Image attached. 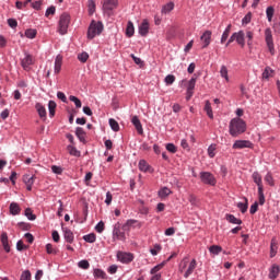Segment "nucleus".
<instances>
[{
    "label": "nucleus",
    "instance_id": "1",
    "mask_svg": "<svg viewBox=\"0 0 280 280\" xmlns=\"http://www.w3.org/2000/svg\"><path fill=\"white\" fill-rule=\"evenodd\" d=\"M229 131L231 137H240V135H244V132H246V121L242 118H233L230 121Z\"/></svg>",
    "mask_w": 280,
    "mask_h": 280
},
{
    "label": "nucleus",
    "instance_id": "2",
    "mask_svg": "<svg viewBox=\"0 0 280 280\" xmlns=\"http://www.w3.org/2000/svg\"><path fill=\"white\" fill-rule=\"evenodd\" d=\"M102 32H104V25L102 24V22L92 21L88 28L89 40H93V38H95V36H100Z\"/></svg>",
    "mask_w": 280,
    "mask_h": 280
},
{
    "label": "nucleus",
    "instance_id": "3",
    "mask_svg": "<svg viewBox=\"0 0 280 280\" xmlns=\"http://www.w3.org/2000/svg\"><path fill=\"white\" fill-rule=\"evenodd\" d=\"M70 23H71V15H69V13H62L59 18V24H58V32L59 34H61V36H65V34H67Z\"/></svg>",
    "mask_w": 280,
    "mask_h": 280
},
{
    "label": "nucleus",
    "instance_id": "4",
    "mask_svg": "<svg viewBox=\"0 0 280 280\" xmlns=\"http://www.w3.org/2000/svg\"><path fill=\"white\" fill-rule=\"evenodd\" d=\"M265 40L267 43V47H268L271 56H275V42L272 39V30L266 28V31H265Z\"/></svg>",
    "mask_w": 280,
    "mask_h": 280
},
{
    "label": "nucleus",
    "instance_id": "5",
    "mask_svg": "<svg viewBox=\"0 0 280 280\" xmlns=\"http://www.w3.org/2000/svg\"><path fill=\"white\" fill-rule=\"evenodd\" d=\"M200 178L201 182L205 183V185H211L212 187L215 186V177L210 172H201Z\"/></svg>",
    "mask_w": 280,
    "mask_h": 280
},
{
    "label": "nucleus",
    "instance_id": "6",
    "mask_svg": "<svg viewBox=\"0 0 280 280\" xmlns=\"http://www.w3.org/2000/svg\"><path fill=\"white\" fill-rule=\"evenodd\" d=\"M113 235L115 240H120L121 242H126V233L124 232L121 224L117 223L114 226Z\"/></svg>",
    "mask_w": 280,
    "mask_h": 280
},
{
    "label": "nucleus",
    "instance_id": "7",
    "mask_svg": "<svg viewBox=\"0 0 280 280\" xmlns=\"http://www.w3.org/2000/svg\"><path fill=\"white\" fill-rule=\"evenodd\" d=\"M132 226H137L138 229H141L143 224H141V222L135 219H129L120 229H122L125 233H130V229H132Z\"/></svg>",
    "mask_w": 280,
    "mask_h": 280
},
{
    "label": "nucleus",
    "instance_id": "8",
    "mask_svg": "<svg viewBox=\"0 0 280 280\" xmlns=\"http://www.w3.org/2000/svg\"><path fill=\"white\" fill-rule=\"evenodd\" d=\"M117 259L121 261V264H130V261L135 259V256L131 253L118 252Z\"/></svg>",
    "mask_w": 280,
    "mask_h": 280
},
{
    "label": "nucleus",
    "instance_id": "9",
    "mask_svg": "<svg viewBox=\"0 0 280 280\" xmlns=\"http://www.w3.org/2000/svg\"><path fill=\"white\" fill-rule=\"evenodd\" d=\"M232 148L233 150H244V148H253V143L248 140H236Z\"/></svg>",
    "mask_w": 280,
    "mask_h": 280
},
{
    "label": "nucleus",
    "instance_id": "10",
    "mask_svg": "<svg viewBox=\"0 0 280 280\" xmlns=\"http://www.w3.org/2000/svg\"><path fill=\"white\" fill-rule=\"evenodd\" d=\"M194 89H196V78H191L188 81L186 100L189 101L194 97Z\"/></svg>",
    "mask_w": 280,
    "mask_h": 280
},
{
    "label": "nucleus",
    "instance_id": "11",
    "mask_svg": "<svg viewBox=\"0 0 280 280\" xmlns=\"http://www.w3.org/2000/svg\"><path fill=\"white\" fill-rule=\"evenodd\" d=\"M211 34H212L211 31H206L201 35L200 40L201 43H203L202 49H207V47L211 45Z\"/></svg>",
    "mask_w": 280,
    "mask_h": 280
},
{
    "label": "nucleus",
    "instance_id": "12",
    "mask_svg": "<svg viewBox=\"0 0 280 280\" xmlns=\"http://www.w3.org/2000/svg\"><path fill=\"white\" fill-rule=\"evenodd\" d=\"M34 65V59L31 57V55H26L22 60H21V66L25 71L30 70V67Z\"/></svg>",
    "mask_w": 280,
    "mask_h": 280
},
{
    "label": "nucleus",
    "instance_id": "13",
    "mask_svg": "<svg viewBox=\"0 0 280 280\" xmlns=\"http://www.w3.org/2000/svg\"><path fill=\"white\" fill-rule=\"evenodd\" d=\"M149 32H150V23H148V20H143L139 26V35L148 36Z\"/></svg>",
    "mask_w": 280,
    "mask_h": 280
},
{
    "label": "nucleus",
    "instance_id": "14",
    "mask_svg": "<svg viewBox=\"0 0 280 280\" xmlns=\"http://www.w3.org/2000/svg\"><path fill=\"white\" fill-rule=\"evenodd\" d=\"M34 180H36V176L34 175L30 176L26 174L23 176V183H25L27 191H32V185H34Z\"/></svg>",
    "mask_w": 280,
    "mask_h": 280
},
{
    "label": "nucleus",
    "instance_id": "15",
    "mask_svg": "<svg viewBox=\"0 0 280 280\" xmlns=\"http://www.w3.org/2000/svg\"><path fill=\"white\" fill-rule=\"evenodd\" d=\"M35 108H36L40 119L46 120L47 119V109L45 108V105L42 103H36Z\"/></svg>",
    "mask_w": 280,
    "mask_h": 280
},
{
    "label": "nucleus",
    "instance_id": "16",
    "mask_svg": "<svg viewBox=\"0 0 280 280\" xmlns=\"http://www.w3.org/2000/svg\"><path fill=\"white\" fill-rule=\"evenodd\" d=\"M234 35H235L237 45H241L242 47H244V45H246V39H245L246 34L244 33V31H238L234 33Z\"/></svg>",
    "mask_w": 280,
    "mask_h": 280
},
{
    "label": "nucleus",
    "instance_id": "17",
    "mask_svg": "<svg viewBox=\"0 0 280 280\" xmlns=\"http://www.w3.org/2000/svg\"><path fill=\"white\" fill-rule=\"evenodd\" d=\"M131 124H133V126L139 135H143V126L141 125V120H139L138 116H132Z\"/></svg>",
    "mask_w": 280,
    "mask_h": 280
},
{
    "label": "nucleus",
    "instance_id": "18",
    "mask_svg": "<svg viewBox=\"0 0 280 280\" xmlns=\"http://www.w3.org/2000/svg\"><path fill=\"white\" fill-rule=\"evenodd\" d=\"M196 266H198V264L196 262V259H192L188 266V269L184 273L185 279H188L194 273V270H196Z\"/></svg>",
    "mask_w": 280,
    "mask_h": 280
},
{
    "label": "nucleus",
    "instance_id": "19",
    "mask_svg": "<svg viewBox=\"0 0 280 280\" xmlns=\"http://www.w3.org/2000/svg\"><path fill=\"white\" fill-rule=\"evenodd\" d=\"M62 230H63V237L66 242H68V244H73V240H74L73 232H71V230L67 228H63Z\"/></svg>",
    "mask_w": 280,
    "mask_h": 280
},
{
    "label": "nucleus",
    "instance_id": "20",
    "mask_svg": "<svg viewBox=\"0 0 280 280\" xmlns=\"http://www.w3.org/2000/svg\"><path fill=\"white\" fill-rule=\"evenodd\" d=\"M252 178L255 184H257L258 189H264V183L261 180V175L257 172H254Z\"/></svg>",
    "mask_w": 280,
    "mask_h": 280
},
{
    "label": "nucleus",
    "instance_id": "21",
    "mask_svg": "<svg viewBox=\"0 0 280 280\" xmlns=\"http://www.w3.org/2000/svg\"><path fill=\"white\" fill-rule=\"evenodd\" d=\"M104 10H115L117 8V0H105L103 4Z\"/></svg>",
    "mask_w": 280,
    "mask_h": 280
},
{
    "label": "nucleus",
    "instance_id": "22",
    "mask_svg": "<svg viewBox=\"0 0 280 280\" xmlns=\"http://www.w3.org/2000/svg\"><path fill=\"white\" fill-rule=\"evenodd\" d=\"M231 27H233V25L229 24L226 26V28L224 30L222 36H221V44L224 45V43H226V40H229V36H231Z\"/></svg>",
    "mask_w": 280,
    "mask_h": 280
},
{
    "label": "nucleus",
    "instance_id": "23",
    "mask_svg": "<svg viewBox=\"0 0 280 280\" xmlns=\"http://www.w3.org/2000/svg\"><path fill=\"white\" fill-rule=\"evenodd\" d=\"M280 268L278 265H272V267L269 270V279H276L279 277Z\"/></svg>",
    "mask_w": 280,
    "mask_h": 280
},
{
    "label": "nucleus",
    "instance_id": "24",
    "mask_svg": "<svg viewBox=\"0 0 280 280\" xmlns=\"http://www.w3.org/2000/svg\"><path fill=\"white\" fill-rule=\"evenodd\" d=\"M1 243L5 253H10V244L8 243V233L3 232L1 234Z\"/></svg>",
    "mask_w": 280,
    "mask_h": 280
},
{
    "label": "nucleus",
    "instance_id": "25",
    "mask_svg": "<svg viewBox=\"0 0 280 280\" xmlns=\"http://www.w3.org/2000/svg\"><path fill=\"white\" fill-rule=\"evenodd\" d=\"M9 209L11 215H19V213H21V207L16 202H11Z\"/></svg>",
    "mask_w": 280,
    "mask_h": 280
},
{
    "label": "nucleus",
    "instance_id": "26",
    "mask_svg": "<svg viewBox=\"0 0 280 280\" xmlns=\"http://www.w3.org/2000/svg\"><path fill=\"white\" fill-rule=\"evenodd\" d=\"M60 69H62V56L58 55L55 59V73H60Z\"/></svg>",
    "mask_w": 280,
    "mask_h": 280
},
{
    "label": "nucleus",
    "instance_id": "27",
    "mask_svg": "<svg viewBox=\"0 0 280 280\" xmlns=\"http://www.w3.org/2000/svg\"><path fill=\"white\" fill-rule=\"evenodd\" d=\"M126 36H128V38H132V36H135V24L130 21L127 24Z\"/></svg>",
    "mask_w": 280,
    "mask_h": 280
},
{
    "label": "nucleus",
    "instance_id": "28",
    "mask_svg": "<svg viewBox=\"0 0 280 280\" xmlns=\"http://www.w3.org/2000/svg\"><path fill=\"white\" fill-rule=\"evenodd\" d=\"M220 75L223 78V80H225V82H230L229 68H226V66H221Z\"/></svg>",
    "mask_w": 280,
    "mask_h": 280
},
{
    "label": "nucleus",
    "instance_id": "29",
    "mask_svg": "<svg viewBox=\"0 0 280 280\" xmlns=\"http://www.w3.org/2000/svg\"><path fill=\"white\" fill-rule=\"evenodd\" d=\"M203 110L207 113V115L210 119H213V109L211 108V102L206 101Z\"/></svg>",
    "mask_w": 280,
    "mask_h": 280
},
{
    "label": "nucleus",
    "instance_id": "30",
    "mask_svg": "<svg viewBox=\"0 0 280 280\" xmlns=\"http://www.w3.org/2000/svg\"><path fill=\"white\" fill-rule=\"evenodd\" d=\"M245 202H238L237 208L242 213H246L248 211V199L244 198Z\"/></svg>",
    "mask_w": 280,
    "mask_h": 280
},
{
    "label": "nucleus",
    "instance_id": "31",
    "mask_svg": "<svg viewBox=\"0 0 280 280\" xmlns=\"http://www.w3.org/2000/svg\"><path fill=\"white\" fill-rule=\"evenodd\" d=\"M56 102L49 101L48 103V110H49V117H55L56 116Z\"/></svg>",
    "mask_w": 280,
    "mask_h": 280
},
{
    "label": "nucleus",
    "instance_id": "32",
    "mask_svg": "<svg viewBox=\"0 0 280 280\" xmlns=\"http://www.w3.org/2000/svg\"><path fill=\"white\" fill-rule=\"evenodd\" d=\"M84 242H88L89 244H95V241L97 240V236L95 233H91L83 236Z\"/></svg>",
    "mask_w": 280,
    "mask_h": 280
},
{
    "label": "nucleus",
    "instance_id": "33",
    "mask_svg": "<svg viewBox=\"0 0 280 280\" xmlns=\"http://www.w3.org/2000/svg\"><path fill=\"white\" fill-rule=\"evenodd\" d=\"M226 220L228 222H230L231 224H242V220L237 219L235 215L233 214H226Z\"/></svg>",
    "mask_w": 280,
    "mask_h": 280
},
{
    "label": "nucleus",
    "instance_id": "34",
    "mask_svg": "<svg viewBox=\"0 0 280 280\" xmlns=\"http://www.w3.org/2000/svg\"><path fill=\"white\" fill-rule=\"evenodd\" d=\"M273 73H275V70L271 69L270 67H267V68L264 70V72H262V79H264V80H268V78H272Z\"/></svg>",
    "mask_w": 280,
    "mask_h": 280
},
{
    "label": "nucleus",
    "instance_id": "35",
    "mask_svg": "<svg viewBox=\"0 0 280 280\" xmlns=\"http://www.w3.org/2000/svg\"><path fill=\"white\" fill-rule=\"evenodd\" d=\"M174 10V2H168L162 8V14H170Z\"/></svg>",
    "mask_w": 280,
    "mask_h": 280
},
{
    "label": "nucleus",
    "instance_id": "36",
    "mask_svg": "<svg viewBox=\"0 0 280 280\" xmlns=\"http://www.w3.org/2000/svg\"><path fill=\"white\" fill-rule=\"evenodd\" d=\"M149 170H150V165L148 164V162H145V160H140L139 171L140 172H148Z\"/></svg>",
    "mask_w": 280,
    "mask_h": 280
},
{
    "label": "nucleus",
    "instance_id": "37",
    "mask_svg": "<svg viewBox=\"0 0 280 280\" xmlns=\"http://www.w3.org/2000/svg\"><path fill=\"white\" fill-rule=\"evenodd\" d=\"M164 267H165V262H161V264L156 265L155 267H153L150 270V275H159V271L163 270Z\"/></svg>",
    "mask_w": 280,
    "mask_h": 280
},
{
    "label": "nucleus",
    "instance_id": "38",
    "mask_svg": "<svg viewBox=\"0 0 280 280\" xmlns=\"http://www.w3.org/2000/svg\"><path fill=\"white\" fill-rule=\"evenodd\" d=\"M215 150H218L217 144H210L208 148V155L210 159H213L215 156Z\"/></svg>",
    "mask_w": 280,
    "mask_h": 280
},
{
    "label": "nucleus",
    "instance_id": "39",
    "mask_svg": "<svg viewBox=\"0 0 280 280\" xmlns=\"http://www.w3.org/2000/svg\"><path fill=\"white\" fill-rule=\"evenodd\" d=\"M265 182L267 185H270V187H275V178L272 177V173H267L265 176Z\"/></svg>",
    "mask_w": 280,
    "mask_h": 280
},
{
    "label": "nucleus",
    "instance_id": "40",
    "mask_svg": "<svg viewBox=\"0 0 280 280\" xmlns=\"http://www.w3.org/2000/svg\"><path fill=\"white\" fill-rule=\"evenodd\" d=\"M209 250L212 255H220V252L222 250V246L212 245V246L209 247Z\"/></svg>",
    "mask_w": 280,
    "mask_h": 280
},
{
    "label": "nucleus",
    "instance_id": "41",
    "mask_svg": "<svg viewBox=\"0 0 280 280\" xmlns=\"http://www.w3.org/2000/svg\"><path fill=\"white\" fill-rule=\"evenodd\" d=\"M170 194H172V190L167 187H164L159 191L160 198H167V196H170Z\"/></svg>",
    "mask_w": 280,
    "mask_h": 280
},
{
    "label": "nucleus",
    "instance_id": "42",
    "mask_svg": "<svg viewBox=\"0 0 280 280\" xmlns=\"http://www.w3.org/2000/svg\"><path fill=\"white\" fill-rule=\"evenodd\" d=\"M109 126H110L112 130H114V132H119V122H117V120L110 118Z\"/></svg>",
    "mask_w": 280,
    "mask_h": 280
},
{
    "label": "nucleus",
    "instance_id": "43",
    "mask_svg": "<svg viewBox=\"0 0 280 280\" xmlns=\"http://www.w3.org/2000/svg\"><path fill=\"white\" fill-rule=\"evenodd\" d=\"M259 205H266V197L264 196V188L258 189Z\"/></svg>",
    "mask_w": 280,
    "mask_h": 280
},
{
    "label": "nucleus",
    "instance_id": "44",
    "mask_svg": "<svg viewBox=\"0 0 280 280\" xmlns=\"http://www.w3.org/2000/svg\"><path fill=\"white\" fill-rule=\"evenodd\" d=\"M36 34L37 32L34 28H28L25 31L26 38H36Z\"/></svg>",
    "mask_w": 280,
    "mask_h": 280
},
{
    "label": "nucleus",
    "instance_id": "45",
    "mask_svg": "<svg viewBox=\"0 0 280 280\" xmlns=\"http://www.w3.org/2000/svg\"><path fill=\"white\" fill-rule=\"evenodd\" d=\"M70 102H73L77 106V108H82V101H80V98H78L77 96H69Z\"/></svg>",
    "mask_w": 280,
    "mask_h": 280
},
{
    "label": "nucleus",
    "instance_id": "46",
    "mask_svg": "<svg viewBox=\"0 0 280 280\" xmlns=\"http://www.w3.org/2000/svg\"><path fill=\"white\" fill-rule=\"evenodd\" d=\"M75 135L80 141H84V129L82 127L77 128Z\"/></svg>",
    "mask_w": 280,
    "mask_h": 280
},
{
    "label": "nucleus",
    "instance_id": "47",
    "mask_svg": "<svg viewBox=\"0 0 280 280\" xmlns=\"http://www.w3.org/2000/svg\"><path fill=\"white\" fill-rule=\"evenodd\" d=\"M268 21H272V16H275V8L268 7L266 10Z\"/></svg>",
    "mask_w": 280,
    "mask_h": 280
},
{
    "label": "nucleus",
    "instance_id": "48",
    "mask_svg": "<svg viewBox=\"0 0 280 280\" xmlns=\"http://www.w3.org/2000/svg\"><path fill=\"white\" fill-rule=\"evenodd\" d=\"M165 84L172 85L173 82H176V77L174 74H168L164 79Z\"/></svg>",
    "mask_w": 280,
    "mask_h": 280
},
{
    "label": "nucleus",
    "instance_id": "49",
    "mask_svg": "<svg viewBox=\"0 0 280 280\" xmlns=\"http://www.w3.org/2000/svg\"><path fill=\"white\" fill-rule=\"evenodd\" d=\"M68 151L72 156H80V151H78L73 145H68Z\"/></svg>",
    "mask_w": 280,
    "mask_h": 280
},
{
    "label": "nucleus",
    "instance_id": "50",
    "mask_svg": "<svg viewBox=\"0 0 280 280\" xmlns=\"http://www.w3.org/2000/svg\"><path fill=\"white\" fill-rule=\"evenodd\" d=\"M275 255H277V242L272 240L270 246V257H275Z\"/></svg>",
    "mask_w": 280,
    "mask_h": 280
},
{
    "label": "nucleus",
    "instance_id": "51",
    "mask_svg": "<svg viewBox=\"0 0 280 280\" xmlns=\"http://www.w3.org/2000/svg\"><path fill=\"white\" fill-rule=\"evenodd\" d=\"M94 277L97 279H104L106 277V272H104L102 269H95Z\"/></svg>",
    "mask_w": 280,
    "mask_h": 280
},
{
    "label": "nucleus",
    "instance_id": "52",
    "mask_svg": "<svg viewBox=\"0 0 280 280\" xmlns=\"http://www.w3.org/2000/svg\"><path fill=\"white\" fill-rule=\"evenodd\" d=\"M20 280H32V272L30 270L23 271Z\"/></svg>",
    "mask_w": 280,
    "mask_h": 280
},
{
    "label": "nucleus",
    "instance_id": "53",
    "mask_svg": "<svg viewBox=\"0 0 280 280\" xmlns=\"http://www.w3.org/2000/svg\"><path fill=\"white\" fill-rule=\"evenodd\" d=\"M25 215H26V218L28 219V220H36V214H34L33 212H32V209H30V208H26L25 209Z\"/></svg>",
    "mask_w": 280,
    "mask_h": 280
},
{
    "label": "nucleus",
    "instance_id": "54",
    "mask_svg": "<svg viewBox=\"0 0 280 280\" xmlns=\"http://www.w3.org/2000/svg\"><path fill=\"white\" fill-rule=\"evenodd\" d=\"M88 9H89L90 14H93L95 12V1L94 0L88 1Z\"/></svg>",
    "mask_w": 280,
    "mask_h": 280
},
{
    "label": "nucleus",
    "instance_id": "55",
    "mask_svg": "<svg viewBox=\"0 0 280 280\" xmlns=\"http://www.w3.org/2000/svg\"><path fill=\"white\" fill-rule=\"evenodd\" d=\"M254 36H255V34L253 33V31H247L246 32V37L248 38V40H247L248 47H250V45H253V37Z\"/></svg>",
    "mask_w": 280,
    "mask_h": 280
},
{
    "label": "nucleus",
    "instance_id": "56",
    "mask_svg": "<svg viewBox=\"0 0 280 280\" xmlns=\"http://www.w3.org/2000/svg\"><path fill=\"white\" fill-rule=\"evenodd\" d=\"M78 60H80V62H86V60H89V54L88 52H81L78 55Z\"/></svg>",
    "mask_w": 280,
    "mask_h": 280
},
{
    "label": "nucleus",
    "instance_id": "57",
    "mask_svg": "<svg viewBox=\"0 0 280 280\" xmlns=\"http://www.w3.org/2000/svg\"><path fill=\"white\" fill-rule=\"evenodd\" d=\"M90 266L89 260L79 261V268H82L83 270H89Z\"/></svg>",
    "mask_w": 280,
    "mask_h": 280
},
{
    "label": "nucleus",
    "instance_id": "58",
    "mask_svg": "<svg viewBox=\"0 0 280 280\" xmlns=\"http://www.w3.org/2000/svg\"><path fill=\"white\" fill-rule=\"evenodd\" d=\"M54 14H56V7L51 5L46 10L45 16L49 18L54 16Z\"/></svg>",
    "mask_w": 280,
    "mask_h": 280
},
{
    "label": "nucleus",
    "instance_id": "59",
    "mask_svg": "<svg viewBox=\"0 0 280 280\" xmlns=\"http://www.w3.org/2000/svg\"><path fill=\"white\" fill-rule=\"evenodd\" d=\"M151 255L156 256L161 253V245L155 244L152 249H150Z\"/></svg>",
    "mask_w": 280,
    "mask_h": 280
},
{
    "label": "nucleus",
    "instance_id": "60",
    "mask_svg": "<svg viewBox=\"0 0 280 280\" xmlns=\"http://www.w3.org/2000/svg\"><path fill=\"white\" fill-rule=\"evenodd\" d=\"M259 209V203L256 201L250 206L249 213L252 215H255L256 211Z\"/></svg>",
    "mask_w": 280,
    "mask_h": 280
},
{
    "label": "nucleus",
    "instance_id": "61",
    "mask_svg": "<svg viewBox=\"0 0 280 280\" xmlns=\"http://www.w3.org/2000/svg\"><path fill=\"white\" fill-rule=\"evenodd\" d=\"M46 253L48 254V255H56V248H54V245H51V244H47L46 245Z\"/></svg>",
    "mask_w": 280,
    "mask_h": 280
},
{
    "label": "nucleus",
    "instance_id": "62",
    "mask_svg": "<svg viewBox=\"0 0 280 280\" xmlns=\"http://www.w3.org/2000/svg\"><path fill=\"white\" fill-rule=\"evenodd\" d=\"M27 248H30V246L23 244V241H19V242L16 243V249H18V250H27Z\"/></svg>",
    "mask_w": 280,
    "mask_h": 280
},
{
    "label": "nucleus",
    "instance_id": "63",
    "mask_svg": "<svg viewBox=\"0 0 280 280\" xmlns=\"http://www.w3.org/2000/svg\"><path fill=\"white\" fill-rule=\"evenodd\" d=\"M104 229H105L104 221L98 222L95 226V231L97 233H104Z\"/></svg>",
    "mask_w": 280,
    "mask_h": 280
},
{
    "label": "nucleus",
    "instance_id": "64",
    "mask_svg": "<svg viewBox=\"0 0 280 280\" xmlns=\"http://www.w3.org/2000/svg\"><path fill=\"white\" fill-rule=\"evenodd\" d=\"M166 150L168 151V152H171L172 154H176V145H174V143H168V144H166Z\"/></svg>",
    "mask_w": 280,
    "mask_h": 280
}]
</instances>
